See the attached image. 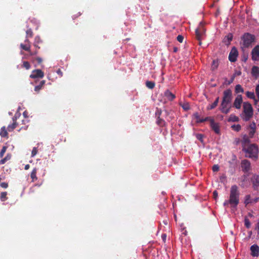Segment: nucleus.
<instances>
[{
    "instance_id": "f257e3e1",
    "label": "nucleus",
    "mask_w": 259,
    "mask_h": 259,
    "mask_svg": "<svg viewBox=\"0 0 259 259\" xmlns=\"http://www.w3.org/2000/svg\"><path fill=\"white\" fill-rule=\"evenodd\" d=\"M242 151L245 153V157L252 159L255 161L258 157L259 148L256 144H251L247 147H243Z\"/></svg>"
},
{
    "instance_id": "f03ea898",
    "label": "nucleus",
    "mask_w": 259,
    "mask_h": 259,
    "mask_svg": "<svg viewBox=\"0 0 259 259\" xmlns=\"http://www.w3.org/2000/svg\"><path fill=\"white\" fill-rule=\"evenodd\" d=\"M239 192L238 191V187L236 185H233L231 187L230 189V197L229 202L232 209L236 208L239 202Z\"/></svg>"
},
{
    "instance_id": "7ed1b4c3",
    "label": "nucleus",
    "mask_w": 259,
    "mask_h": 259,
    "mask_svg": "<svg viewBox=\"0 0 259 259\" xmlns=\"http://www.w3.org/2000/svg\"><path fill=\"white\" fill-rule=\"evenodd\" d=\"M253 110L251 105L248 102H244L243 105V115L242 118L243 120H249L253 116Z\"/></svg>"
},
{
    "instance_id": "20e7f679",
    "label": "nucleus",
    "mask_w": 259,
    "mask_h": 259,
    "mask_svg": "<svg viewBox=\"0 0 259 259\" xmlns=\"http://www.w3.org/2000/svg\"><path fill=\"white\" fill-rule=\"evenodd\" d=\"M243 45L245 48L249 47L254 40V35L248 33H245L242 36Z\"/></svg>"
},
{
    "instance_id": "39448f33",
    "label": "nucleus",
    "mask_w": 259,
    "mask_h": 259,
    "mask_svg": "<svg viewBox=\"0 0 259 259\" xmlns=\"http://www.w3.org/2000/svg\"><path fill=\"white\" fill-rule=\"evenodd\" d=\"M204 34V28L203 25L200 23L199 27L195 30V37L199 41V45H201V39Z\"/></svg>"
},
{
    "instance_id": "423d86ee",
    "label": "nucleus",
    "mask_w": 259,
    "mask_h": 259,
    "mask_svg": "<svg viewBox=\"0 0 259 259\" xmlns=\"http://www.w3.org/2000/svg\"><path fill=\"white\" fill-rule=\"evenodd\" d=\"M232 100V92L230 89H227L224 91L222 102L231 103Z\"/></svg>"
},
{
    "instance_id": "0eeeda50",
    "label": "nucleus",
    "mask_w": 259,
    "mask_h": 259,
    "mask_svg": "<svg viewBox=\"0 0 259 259\" xmlns=\"http://www.w3.org/2000/svg\"><path fill=\"white\" fill-rule=\"evenodd\" d=\"M250 181L252 183L253 190L259 191V175L253 174L250 179Z\"/></svg>"
},
{
    "instance_id": "6e6552de",
    "label": "nucleus",
    "mask_w": 259,
    "mask_h": 259,
    "mask_svg": "<svg viewBox=\"0 0 259 259\" xmlns=\"http://www.w3.org/2000/svg\"><path fill=\"white\" fill-rule=\"evenodd\" d=\"M242 170L244 172H248L251 169V163L247 159H243L241 162Z\"/></svg>"
},
{
    "instance_id": "1a4fd4ad",
    "label": "nucleus",
    "mask_w": 259,
    "mask_h": 259,
    "mask_svg": "<svg viewBox=\"0 0 259 259\" xmlns=\"http://www.w3.org/2000/svg\"><path fill=\"white\" fill-rule=\"evenodd\" d=\"M238 56L237 49L235 47H233L229 55V60L231 62H235L237 60Z\"/></svg>"
},
{
    "instance_id": "9d476101",
    "label": "nucleus",
    "mask_w": 259,
    "mask_h": 259,
    "mask_svg": "<svg viewBox=\"0 0 259 259\" xmlns=\"http://www.w3.org/2000/svg\"><path fill=\"white\" fill-rule=\"evenodd\" d=\"M231 106L230 103H225L224 102H221L220 110L224 114H227L230 112Z\"/></svg>"
},
{
    "instance_id": "9b49d317",
    "label": "nucleus",
    "mask_w": 259,
    "mask_h": 259,
    "mask_svg": "<svg viewBox=\"0 0 259 259\" xmlns=\"http://www.w3.org/2000/svg\"><path fill=\"white\" fill-rule=\"evenodd\" d=\"M20 48L23 50L28 52L30 56L36 55L38 52L37 50H35L34 52L31 51V45L29 44H21Z\"/></svg>"
},
{
    "instance_id": "f8f14e48",
    "label": "nucleus",
    "mask_w": 259,
    "mask_h": 259,
    "mask_svg": "<svg viewBox=\"0 0 259 259\" xmlns=\"http://www.w3.org/2000/svg\"><path fill=\"white\" fill-rule=\"evenodd\" d=\"M44 76V72L40 69H35L32 71L31 74L30 75V77L31 78H42Z\"/></svg>"
},
{
    "instance_id": "ddd939ff",
    "label": "nucleus",
    "mask_w": 259,
    "mask_h": 259,
    "mask_svg": "<svg viewBox=\"0 0 259 259\" xmlns=\"http://www.w3.org/2000/svg\"><path fill=\"white\" fill-rule=\"evenodd\" d=\"M251 58L253 61H259V45H256L251 51Z\"/></svg>"
},
{
    "instance_id": "4468645a",
    "label": "nucleus",
    "mask_w": 259,
    "mask_h": 259,
    "mask_svg": "<svg viewBox=\"0 0 259 259\" xmlns=\"http://www.w3.org/2000/svg\"><path fill=\"white\" fill-rule=\"evenodd\" d=\"M242 101L243 100L242 96L240 95H237L234 102L233 107L237 109H240Z\"/></svg>"
},
{
    "instance_id": "2eb2a0df",
    "label": "nucleus",
    "mask_w": 259,
    "mask_h": 259,
    "mask_svg": "<svg viewBox=\"0 0 259 259\" xmlns=\"http://www.w3.org/2000/svg\"><path fill=\"white\" fill-rule=\"evenodd\" d=\"M210 122V126L212 130L217 134H220V126L218 123L214 122L213 119L210 117L208 120Z\"/></svg>"
},
{
    "instance_id": "dca6fc26",
    "label": "nucleus",
    "mask_w": 259,
    "mask_h": 259,
    "mask_svg": "<svg viewBox=\"0 0 259 259\" xmlns=\"http://www.w3.org/2000/svg\"><path fill=\"white\" fill-rule=\"evenodd\" d=\"M251 255L253 256H258L259 252V247L257 245L254 244L250 247Z\"/></svg>"
},
{
    "instance_id": "f3484780",
    "label": "nucleus",
    "mask_w": 259,
    "mask_h": 259,
    "mask_svg": "<svg viewBox=\"0 0 259 259\" xmlns=\"http://www.w3.org/2000/svg\"><path fill=\"white\" fill-rule=\"evenodd\" d=\"M250 137L246 135H244L242 139L241 140V144L242 148L244 147H247L250 144Z\"/></svg>"
},
{
    "instance_id": "a211bd4d",
    "label": "nucleus",
    "mask_w": 259,
    "mask_h": 259,
    "mask_svg": "<svg viewBox=\"0 0 259 259\" xmlns=\"http://www.w3.org/2000/svg\"><path fill=\"white\" fill-rule=\"evenodd\" d=\"M194 117L196 119L197 123H202L206 121H208L210 119V117H206L205 118H201L199 114L196 112L193 114Z\"/></svg>"
},
{
    "instance_id": "6ab92c4d",
    "label": "nucleus",
    "mask_w": 259,
    "mask_h": 259,
    "mask_svg": "<svg viewBox=\"0 0 259 259\" xmlns=\"http://www.w3.org/2000/svg\"><path fill=\"white\" fill-rule=\"evenodd\" d=\"M42 42V40L39 36H36L33 42V46L36 48L35 50H37L40 48L39 45Z\"/></svg>"
},
{
    "instance_id": "aec40b11",
    "label": "nucleus",
    "mask_w": 259,
    "mask_h": 259,
    "mask_svg": "<svg viewBox=\"0 0 259 259\" xmlns=\"http://www.w3.org/2000/svg\"><path fill=\"white\" fill-rule=\"evenodd\" d=\"M164 96L169 101H172L175 98V95L168 90H166L164 93Z\"/></svg>"
},
{
    "instance_id": "412c9836",
    "label": "nucleus",
    "mask_w": 259,
    "mask_h": 259,
    "mask_svg": "<svg viewBox=\"0 0 259 259\" xmlns=\"http://www.w3.org/2000/svg\"><path fill=\"white\" fill-rule=\"evenodd\" d=\"M251 74L252 76L257 78L259 76V68L257 66H253L251 69Z\"/></svg>"
},
{
    "instance_id": "4be33fe9",
    "label": "nucleus",
    "mask_w": 259,
    "mask_h": 259,
    "mask_svg": "<svg viewBox=\"0 0 259 259\" xmlns=\"http://www.w3.org/2000/svg\"><path fill=\"white\" fill-rule=\"evenodd\" d=\"M13 123L12 124L9 125L8 126V131L9 132L13 131L17 126L16 118H13Z\"/></svg>"
},
{
    "instance_id": "5701e85b",
    "label": "nucleus",
    "mask_w": 259,
    "mask_h": 259,
    "mask_svg": "<svg viewBox=\"0 0 259 259\" xmlns=\"http://www.w3.org/2000/svg\"><path fill=\"white\" fill-rule=\"evenodd\" d=\"M219 99V97H218L212 104L209 105L207 107V110H209L215 108L218 105Z\"/></svg>"
},
{
    "instance_id": "b1692460",
    "label": "nucleus",
    "mask_w": 259,
    "mask_h": 259,
    "mask_svg": "<svg viewBox=\"0 0 259 259\" xmlns=\"http://www.w3.org/2000/svg\"><path fill=\"white\" fill-rule=\"evenodd\" d=\"M37 171V168L35 167L32 170L31 174H30V177L32 179V182H34L36 181L37 180V178L36 177V173Z\"/></svg>"
},
{
    "instance_id": "393cba45",
    "label": "nucleus",
    "mask_w": 259,
    "mask_h": 259,
    "mask_svg": "<svg viewBox=\"0 0 259 259\" xmlns=\"http://www.w3.org/2000/svg\"><path fill=\"white\" fill-rule=\"evenodd\" d=\"M45 83L46 81L44 80L40 81L39 84L35 87L34 91L36 92H38L44 86Z\"/></svg>"
},
{
    "instance_id": "a878e982",
    "label": "nucleus",
    "mask_w": 259,
    "mask_h": 259,
    "mask_svg": "<svg viewBox=\"0 0 259 259\" xmlns=\"http://www.w3.org/2000/svg\"><path fill=\"white\" fill-rule=\"evenodd\" d=\"M180 105L185 111H188L190 109V105L188 102H180Z\"/></svg>"
},
{
    "instance_id": "bb28decb",
    "label": "nucleus",
    "mask_w": 259,
    "mask_h": 259,
    "mask_svg": "<svg viewBox=\"0 0 259 259\" xmlns=\"http://www.w3.org/2000/svg\"><path fill=\"white\" fill-rule=\"evenodd\" d=\"M0 136L2 137H8V133L5 126H3L0 130Z\"/></svg>"
},
{
    "instance_id": "cd10ccee",
    "label": "nucleus",
    "mask_w": 259,
    "mask_h": 259,
    "mask_svg": "<svg viewBox=\"0 0 259 259\" xmlns=\"http://www.w3.org/2000/svg\"><path fill=\"white\" fill-rule=\"evenodd\" d=\"M146 85L148 88L150 89H153L155 87V84L154 82L151 81H147L146 82Z\"/></svg>"
},
{
    "instance_id": "c85d7f7f",
    "label": "nucleus",
    "mask_w": 259,
    "mask_h": 259,
    "mask_svg": "<svg viewBox=\"0 0 259 259\" xmlns=\"http://www.w3.org/2000/svg\"><path fill=\"white\" fill-rule=\"evenodd\" d=\"M11 158V155L10 154H8L7 156L3 159L0 160V165L6 163V161L10 160Z\"/></svg>"
},
{
    "instance_id": "c756f323",
    "label": "nucleus",
    "mask_w": 259,
    "mask_h": 259,
    "mask_svg": "<svg viewBox=\"0 0 259 259\" xmlns=\"http://www.w3.org/2000/svg\"><path fill=\"white\" fill-rule=\"evenodd\" d=\"M7 192H3L1 194L0 199L2 201H5L8 199L7 197Z\"/></svg>"
},
{
    "instance_id": "7c9ffc66",
    "label": "nucleus",
    "mask_w": 259,
    "mask_h": 259,
    "mask_svg": "<svg viewBox=\"0 0 259 259\" xmlns=\"http://www.w3.org/2000/svg\"><path fill=\"white\" fill-rule=\"evenodd\" d=\"M156 123L157 124L160 126H163L165 124V121L163 119H162V118H161L159 116L158 117L157 119V121H156Z\"/></svg>"
},
{
    "instance_id": "2f4dec72",
    "label": "nucleus",
    "mask_w": 259,
    "mask_h": 259,
    "mask_svg": "<svg viewBox=\"0 0 259 259\" xmlns=\"http://www.w3.org/2000/svg\"><path fill=\"white\" fill-rule=\"evenodd\" d=\"M235 92L237 93H243L244 92V90L241 85L237 84L235 87Z\"/></svg>"
},
{
    "instance_id": "473e14b6",
    "label": "nucleus",
    "mask_w": 259,
    "mask_h": 259,
    "mask_svg": "<svg viewBox=\"0 0 259 259\" xmlns=\"http://www.w3.org/2000/svg\"><path fill=\"white\" fill-rule=\"evenodd\" d=\"M246 96L251 99H255V95L253 92L247 91L246 92Z\"/></svg>"
},
{
    "instance_id": "72a5a7b5",
    "label": "nucleus",
    "mask_w": 259,
    "mask_h": 259,
    "mask_svg": "<svg viewBox=\"0 0 259 259\" xmlns=\"http://www.w3.org/2000/svg\"><path fill=\"white\" fill-rule=\"evenodd\" d=\"M26 38H28V37H32L33 36V32L31 30V29H28L26 30Z\"/></svg>"
},
{
    "instance_id": "f704fd0d",
    "label": "nucleus",
    "mask_w": 259,
    "mask_h": 259,
    "mask_svg": "<svg viewBox=\"0 0 259 259\" xmlns=\"http://www.w3.org/2000/svg\"><path fill=\"white\" fill-rule=\"evenodd\" d=\"M251 197L250 195H247L245 197L244 203L245 205H247L248 204L251 202Z\"/></svg>"
},
{
    "instance_id": "c9c22d12",
    "label": "nucleus",
    "mask_w": 259,
    "mask_h": 259,
    "mask_svg": "<svg viewBox=\"0 0 259 259\" xmlns=\"http://www.w3.org/2000/svg\"><path fill=\"white\" fill-rule=\"evenodd\" d=\"M32 61L33 63H34L35 61H36L38 64H40L42 62V59L40 57H36L32 58Z\"/></svg>"
},
{
    "instance_id": "e433bc0d",
    "label": "nucleus",
    "mask_w": 259,
    "mask_h": 259,
    "mask_svg": "<svg viewBox=\"0 0 259 259\" xmlns=\"http://www.w3.org/2000/svg\"><path fill=\"white\" fill-rule=\"evenodd\" d=\"M244 225L247 229H249L251 226L250 222L247 218H245L244 219Z\"/></svg>"
},
{
    "instance_id": "4c0bfd02",
    "label": "nucleus",
    "mask_w": 259,
    "mask_h": 259,
    "mask_svg": "<svg viewBox=\"0 0 259 259\" xmlns=\"http://www.w3.org/2000/svg\"><path fill=\"white\" fill-rule=\"evenodd\" d=\"M232 128L236 131V132H239L240 131L241 128V125L240 124H237V125H233L232 126H231Z\"/></svg>"
},
{
    "instance_id": "58836bf2",
    "label": "nucleus",
    "mask_w": 259,
    "mask_h": 259,
    "mask_svg": "<svg viewBox=\"0 0 259 259\" xmlns=\"http://www.w3.org/2000/svg\"><path fill=\"white\" fill-rule=\"evenodd\" d=\"M22 67L28 70L30 68V63L28 61H24L23 63Z\"/></svg>"
},
{
    "instance_id": "ea45409f",
    "label": "nucleus",
    "mask_w": 259,
    "mask_h": 259,
    "mask_svg": "<svg viewBox=\"0 0 259 259\" xmlns=\"http://www.w3.org/2000/svg\"><path fill=\"white\" fill-rule=\"evenodd\" d=\"M7 149V146H3L2 149L1 150L0 152V158H2L3 157L4 154L5 153L6 150Z\"/></svg>"
},
{
    "instance_id": "a19ab883",
    "label": "nucleus",
    "mask_w": 259,
    "mask_h": 259,
    "mask_svg": "<svg viewBox=\"0 0 259 259\" xmlns=\"http://www.w3.org/2000/svg\"><path fill=\"white\" fill-rule=\"evenodd\" d=\"M219 65V61L213 60L212 64V68L213 70L215 69Z\"/></svg>"
},
{
    "instance_id": "79ce46f5",
    "label": "nucleus",
    "mask_w": 259,
    "mask_h": 259,
    "mask_svg": "<svg viewBox=\"0 0 259 259\" xmlns=\"http://www.w3.org/2000/svg\"><path fill=\"white\" fill-rule=\"evenodd\" d=\"M226 39H227L228 40V42H227V45H229L230 44L231 41L232 40V35L231 34H229L227 37L226 38H225V40H224V41L225 42H226Z\"/></svg>"
},
{
    "instance_id": "37998d69",
    "label": "nucleus",
    "mask_w": 259,
    "mask_h": 259,
    "mask_svg": "<svg viewBox=\"0 0 259 259\" xmlns=\"http://www.w3.org/2000/svg\"><path fill=\"white\" fill-rule=\"evenodd\" d=\"M37 153V149L36 147H34L32 149V152H31V156L34 157Z\"/></svg>"
},
{
    "instance_id": "c03bdc74",
    "label": "nucleus",
    "mask_w": 259,
    "mask_h": 259,
    "mask_svg": "<svg viewBox=\"0 0 259 259\" xmlns=\"http://www.w3.org/2000/svg\"><path fill=\"white\" fill-rule=\"evenodd\" d=\"M177 39L179 42L182 43L184 40V36L182 35H179L177 37Z\"/></svg>"
},
{
    "instance_id": "a18cd8bd",
    "label": "nucleus",
    "mask_w": 259,
    "mask_h": 259,
    "mask_svg": "<svg viewBox=\"0 0 259 259\" xmlns=\"http://www.w3.org/2000/svg\"><path fill=\"white\" fill-rule=\"evenodd\" d=\"M255 133V130H250V131H249V134H248L249 137L250 138H252L253 137Z\"/></svg>"
},
{
    "instance_id": "49530a36",
    "label": "nucleus",
    "mask_w": 259,
    "mask_h": 259,
    "mask_svg": "<svg viewBox=\"0 0 259 259\" xmlns=\"http://www.w3.org/2000/svg\"><path fill=\"white\" fill-rule=\"evenodd\" d=\"M196 138L199 140L200 141H203V136L202 134H198L196 136Z\"/></svg>"
},
{
    "instance_id": "de8ad7c7",
    "label": "nucleus",
    "mask_w": 259,
    "mask_h": 259,
    "mask_svg": "<svg viewBox=\"0 0 259 259\" xmlns=\"http://www.w3.org/2000/svg\"><path fill=\"white\" fill-rule=\"evenodd\" d=\"M0 186L3 188L6 189L8 187V184L5 182H2L0 183Z\"/></svg>"
},
{
    "instance_id": "09e8293b",
    "label": "nucleus",
    "mask_w": 259,
    "mask_h": 259,
    "mask_svg": "<svg viewBox=\"0 0 259 259\" xmlns=\"http://www.w3.org/2000/svg\"><path fill=\"white\" fill-rule=\"evenodd\" d=\"M212 169L213 171H214V172L218 171L219 170V166L217 164L214 165L212 166Z\"/></svg>"
},
{
    "instance_id": "8fccbe9b",
    "label": "nucleus",
    "mask_w": 259,
    "mask_h": 259,
    "mask_svg": "<svg viewBox=\"0 0 259 259\" xmlns=\"http://www.w3.org/2000/svg\"><path fill=\"white\" fill-rule=\"evenodd\" d=\"M249 127L250 130H255L256 129V124L255 122H252L249 125Z\"/></svg>"
},
{
    "instance_id": "3c124183",
    "label": "nucleus",
    "mask_w": 259,
    "mask_h": 259,
    "mask_svg": "<svg viewBox=\"0 0 259 259\" xmlns=\"http://www.w3.org/2000/svg\"><path fill=\"white\" fill-rule=\"evenodd\" d=\"M230 118H231V120L233 121H238L239 120L238 117L235 115H233V116L231 115Z\"/></svg>"
},
{
    "instance_id": "603ef678",
    "label": "nucleus",
    "mask_w": 259,
    "mask_h": 259,
    "mask_svg": "<svg viewBox=\"0 0 259 259\" xmlns=\"http://www.w3.org/2000/svg\"><path fill=\"white\" fill-rule=\"evenodd\" d=\"M246 177H245V176H243V180H242V183L240 184V186H241V187H242V188L245 187V186H244V183H245V181H246Z\"/></svg>"
},
{
    "instance_id": "864d4df0",
    "label": "nucleus",
    "mask_w": 259,
    "mask_h": 259,
    "mask_svg": "<svg viewBox=\"0 0 259 259\" xmlns=\"http://www.w3.org/2000/svg\"><path fill=\"white\" fill-rule=\"evenodd\" d=\"M81 13L80 12L77 13L76 14H74L72 16V19H75L78 17L80 16L81 15Z\"/></svg>"
},
{
    "instance_id": "5fc2aeb1",
    "label": "nucleus",
    "mask_w": 259,
    "mask_h": 259,
    "mask_svg": "<svg viewBox=\"0 0 259 259\" xmlns=\"http://www.w3.org/2000/svg\"><path fill=\"white\" fill-rule=\"evenodd\" d=\"M213 198L215 199H217L218 196V192L215 190L213 191Z\"/></svg>"
},
{
    "instance_id": "6e6d98bb",
    "label": "nucleus",
    "mask_w": 259,
    "mask_h": 259,
    "mask_svg": "<svg viewBox=\"0 0 259 259\" xmlns=\"http://www.w3.org/2000/svg\"><path fill=\"white\" fill-rule=\"evenodd\" d=\"M57 73L61 77L63 76V72L60 69H58L57 71Z\"/></svg>"
},
{
    "instance_id": "4d7b16f0",
    "label": "nucleus",
    "mask_w": 259,
    "mask_h": 259,
    "mask_svg": "<svg viewBox=\"0 0 259 259\" xmlns=\"http://www.w3.org/2000/svg\"><path fill=\"white\" fill-rule=\"evenodd\" d=\"M23 116H24L25 118H28V112H27V111H25L23 113Z\"/></svg>"
},
{
    "instance_id": "13d9d810",
    "label": "nucleus",
    "mask_w": 259,
    "mask_h": 259,
    "mask_svg": "<svg viewBox=\"0 0 259 259\" xmlns=\"http://www.w3.org/2000/svg\"><path fill=\"white\" fill-rule=\"evenodd\" d=\"M224 206H226L229 204H230V202H229V200H226L225 201V202H224Z\"/></svg>"
},
{
    "instance_id": "bf43d9fd",
    "label": "nucleus",
    "mask_w": 259,
    "mask_h": 259,
    "mask_svg": "<svg viewBox=\"0 0 259 259\" xmlns=\"http://www.w3.org/2000/svg\"><path fill=\"white\" fill-rule=\"evenodd\" d=\"M236 160H237L236 156L235 155L233 154L232 155V160L235 161H236Z\"/></svg>"
},
{
    "instance_id": "052dcab7",
    "label": "nucleus",
    "mask_w": 259,
    "mask_h": 259,
    "mask_svg": "<svg viewBox=\"0 0 259 259\" xmlns=\"http://www.w3.org/2000/svg\"><path fill=\"white\" fill-rule=\"evenodd\" d=\"M24 42H25V44H29L31 45L30 41L29 40L28 38H26Z\"/></svg>"
},
{
    "instance_id": "680f3d73",
    "label": "nucleus",
    "mask_w": 259,
    "mask_h": 259,
    "mask_svg": "<svg viewBox=\"0 0 259 259\" xmlns=\"http://www.w3.org/2000/svg\"><path fill=\"white\" fill-rule=\"evenodd\" d=\"M30 167L29 164H26L25 165L24 169L25 170H28Z\"/></svg>"
},
{
    "instance_id": "e2e57ef3",
    "label": "nucleus",
    "mask_w": 259,
    "mask_h": 259,
    "mask_svg": "<svg viewBox=\"0 0 259 259\" xmlns=\"http://www.w3.org/2000/svg\"><path fill=\"white\" fill-rule=\"evenodd\" d=\"M253 100H254V105H255L256 106H257V103H258V102L259 101L258 100V99H255H255H253Z\"/></svg>"
},
{
    "instance_id": "0e129e2a",
    "label": "nucleus",
    "mask_w": 259,
    "mask_h": 259,
    "mask_svg": "<svg viewBox=\"0 0 259 259\" xmlns=\"http://www.w3.org/2000/svg\"><path fill=\"white\" fill-rule=\"evenodd\" d=\"M166 234H164L162 235V238L163 240L166 239Z\"/></svg>"
},
{
    "instance_id": "69168bd1",
    "label": "nucleus",
    "mask_w": 259,
    "mask_h": 259,
    "mask_svg": "<svg viewBox=\"0 0 259 259\" xmlns=\"http://www.w3.org/2000/svg\"><path fill=\"white\" fill-rule=\"evenodd\" d=\"M256 229L259 230V222L256 224Z\"/></svg>"
},
{
    "instance_id": "338daca9",
    "label": "nucleus",
    "mask_w": 259,
    "mask_h": 259,
    "mask_svg": "<svg viewBox=\"0 0 259 259\" xmlns=\"http://www.w3.org/2000/svg\"><path fill=\"white\" fill-rule=\"evenodd\" d=\"M177 51H178V49H177V48H176V47H175V48H174V52H177Z\"/></svg>"
},
{
    "instance_id": "774afa93",
    "label": "nucleus",
    "mask_w": 259,
    "mask_h": 259,
    "mask_svg": "<svg viewBox=\"0 0 259 259\" xmlns=\"http://www.w3.org/2000/svg\"><path fill=\"white\" fill-rule=\"evenodd\" d=\"M257 111H259V105H257Z\"/></svg>"
}]
</instances>
